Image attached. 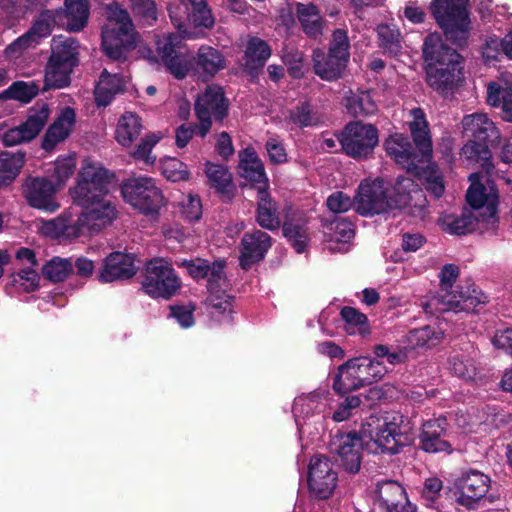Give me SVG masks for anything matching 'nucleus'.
I'll return each instance as SVG.
<instances>
[{"instance_id":"4be33fe9","label":"nucleus","mask_w":512,"mask_h":512,"mask_svg":"<svg viewBox=\"0 0 512 512\" xmlns=\"http://www.w3.org/2000/svg\"><path fill=\"white\" fill-rule=\"evenodd\" d=\"M178 267L185 268L187 273L196 281L207 278V289L213 290L222 285L226 280L224 260H215L210 263L203 258L176 260Z\"/></svg>"},{"instance_id":"c9c22d12","label":"nucleus","mask_w":512,"mask_h":512,"mask_svg":"<svg viewBox=\"0 0 512 512\" xmlns=\"http://www.w3.org/2000/svg\"><path fill=\"white\" fill-rule=\"evenodd\" d=\"M126 90V81L120 74H110L104 69L99 82L95 87V103L98 107H107L117 94H123Z\"/></svg>"},{"instance_id":"4c0bfd02","label":"nucleus","mask_w":512,"mask_h":512,"mask_svg":"<svg viewBox=\"0 0 512 512\" xmlns=\"http://www.w3.org/2000/svg\"><path fill=\"white\" fill-rule=\"evenodd\" d=\"M350 359L338 367V371L333 378V390L336 394L344 396L352 391L363 387L358 377V371Z\"/></svg>"},{"instance_id":"c03bdc74","label":"nucleus","mask_w":512,"mask_h":512,"mask_svg":"<svg viewBox=\"0 0 512 512\" xmlns=\"http://www.w3.org/2000/svg\"><path fill=\"white\" fill-rule=\"evenodd\" d=\"M282 233L297 253H303L306 250L310 237L304 223L286 220L282 225Z\"/></svg>"},{"instance_id":"6e6d98bb","label":"nucleus","mask_w":512,"mask_h":512,"mask_svg":"<svg viewBox=\"0 0 512 512\" xmlns=\"http://www.w3.org/2000/svg\"><path fill=\"white\" fill-rule=\"evenodd\" d=\"M133 15L143 24L153 26L158 20V9L154 0H130Z\"/></svg>"},{"instance_id":"f704fd0d","label":"nucleus","mask_w":512,"mask_h":512,"mask_svg":"<svg viewBox=\"0 0 512 512\" xmlns=\"http://www.w3.org/2000/svg\"><path fill=\"white\" fill-rule=\"evenodd\" d=\"M277 203L271 197L265 187H257V209L255 220L257 224L266 230L275 231L281 226L278 215Z\"/></svg>"},{"instance_id":"13d9d810","label":"nucleus","mask_w":512,"mask_h":512,"mask_svg":"<svg viewBox=\"0 0 512 512\" xmlns=\"http://www.w3.org/2000/svg\"><path fill=\"white\" fill-rule=\"evenodd\" d=\"M76 169V160L72 156H59L54 163V172L52 174L53 183L61 189L67 180L74 174Z\"/></svg>"},{"instance_id":"a19ab883","label":"nucleus","mask_w":512,"mask_h":512,"mask_svg":"<svg viewBox=\"0 0 512 512\" xmlns=\"http://www.w3.org/2000/svg\"><path fill=\"white\" fill-rule=\"evenodd\" d=\"M53 66H67L73 68L78 64L76 41L72 38L61 40L53 39L52 53L48 60Z\"/></svg>"},{"instance_id":"09e8293b","label":"nucleus","mask_w":512,"mask_h":512,"mask_svg":"<svg viewBox=\"0 0 512 512\" xmlns=\"http://www.w3.org/2000/svg\"><path fill=\"white\" fill-rule=\"evenodd\" d=\"M189 21L196 28L211 29L215 25V18L206 0H188Z\"/></svg>"},{"instance_id":"473e14b6","label":"nucleus","mask_w":512,"mask_h":512,"mask_svg":"<svg viewBox=\"0 0 512 512\" xmlns=\"http://www.w3.org/2000/svg\"><path fill=\"white\" fill-rule=\"evenodd\" d=\"M204 172L210 188L215 190L223 202H231L235 197L236 187L229 169L224 165L207 161Z\"/></svg>"},{"instance_id":"b1692460","label":"nucleus","mask_w":512,"mask_h":512,"mask_svg":"<svg viewBox=\"0 0 512 512\" xmlns=\"http://www.w3.org/2000/svg\"><path fill=\"white\" fill-rule=\"evenodd\" d=\"M393 190L394 197H389L392 209L409 207L423 211L426 208L425 192L411 177L397 176Z\"/></svg>"},{"instance_id":"0eeeda50","label":"nucleus","mask_w":512,"mask_h":512,"mask_svg":"<svg viewBox=\"0 0 512 512\" xmlns=\"http://www.w3.org/2000/svg\"><path fill=\"white\" fill-rule=\"evenodd\" d=\"M105 18L101 31V49L109 59L125 62L129 53L138 46L140 35L129 12L117 2L105 7Z\"/></svg>"},{"instance_id":"3c124183","label":"nucleus","mask_w":512,"mask_h":512,"mask_svg":"<svg viewBox=\"0 0 512 512\" xmlns=\"http://www.w3.org/2000/svg\"><path fill=\"white\" fill-rule=\"evenodd\" d=\"M73 273V264L67 258L55 256L42 267V275L53 283L63 282Z\"/></svg>"},{"instance_id":"39448f33","label":"nucleus","mask_w":512,"mask_h":512,"mask_svg":"<svg viewBox=\"0 0 512 512\" xmlns=\"http://www.w3.org/2000/svg\"><path fill=\"white\" fill-rule=\"evenodd\" d=\"M422 54L427 62V84L442 96L453 93L464 78L463 57L445 44L438 33L425 37Z\"/></svg>"},{"instance_id":"9b49d317","label":"nucleus","mask_w":512,"mask_h":512,"mask_svg":"<svg viewBox=\"0 0 512 512\" xmlns=\"http://www.w3.org/2000/svg\"><path fill=\"white\" fill-rule=\"evenodd\" d=\"M123 200L145 216H156L165 204L162 190L148 176L126 178L120 185Z\"/></svg>"},{"instance_id":"79ce46f5","label":"nucleus","mask_w":512,"mask_h":512,"mask_svg":"<svg viewBox=\"0 0 512 512\" xmlns=\"http://www.w3.org/2000/svg\"><path fill=\"white\" fill-rule=\"evenodd\" d=\"M358 371V377L363 386L370 385L382 379L386 374V367L378 359H372L368 356L353 358V362Z\"/></svg>"},{"instance_id":"dca6fc26","label":"nucleus","mask_w":512,"mask_h":512,"mask_svg":"<svg viewBox=\"0 0 512 512\" xmlns=\"http://www.w3.org/2000/svg\"><path fill=\"white\" fill-rule=\"evenodd\" d=\"M449 423L444 415L423 421L418 435V449L428 454L454 451Z\"/></svg>"},{"instance_id":"de8ad7c7","label":"nucleus","mask_w":512,"mask_h":512,"mask_svg":"<svg viewBox=\"0 0 512 512\" xmlns=\"http://www.w3.org/2000/svg\"><path fill=\"white\" fill-rule=\"evenodd\" d=\"M441 332L430 325L412 329L407 334V342L411 348H432L440 342Z\"/></svg>"},{"instance_id":"a878e982","label":"nucleus","mask_w":512,"mask_h":512,"mask_svg":"<svg viewBox=\"0 0 512 512\" xmlns=\"http://www.w3.org/2000/svg\"><path fill=\"white\" fill-rule=\"evenodd\" d=\"M181 40L176 35L168 36L162 43L158 42L157 50L166 69L178 80L184 79L190 70V61L180 51Z\"/></svg>"},{"instance_id":"f8f14e48","label":"nucleus","mask_w":512,"mask_h":512,"mask_svg":"<svg viewBox=\"0 0 512 512\" xmlns=\"http://www.w3.org/2000/svg\"><path fill=\"white\" fill-rule=\"evenodd\" d=\"M181 288L182 280L167 259L156 257L146 262L141 283L145 294L153 299L170 300Z\"/></svg>"},{"instance_id":"20e7f679","label":"nucleus","mask_w":512,"mask_h":512,"mask_svg":"<svg viewBox=\"0 0 512 512\" xmlns=\"http://www.w3.org/2000/svg\"><path fill=\"white\" fill-rule=\"evenodd\" d=\"M114 173L100 164L85 159L69 190L73 204L102 223L110 224L117 217L116 206L107 198Z\"/></svg>"},{"instance_id":"1a4fd4ad","label":"nucleus","mask_w":512,"mask_h":512,"mask_svg":"<svg viewBox=\"0 0 512 512\" xmlns=\"http://www.w3.org/2000/svg\"><path fill=\"white\" fill-rule=\"evenodd\" d=\"M470 0H432L429 6L432 17L446 40L458 48L467 45L471 19Z\"/></svg>"},{"instance_id":"a18cd8bd","label":"nucleus","mask_w":512,"mask_h":512,"mask_svg":"<svg viewBox=\"0 0 512 512\" xmlns=\"http://www.w3.org/2000/svg\"><path fill=\"white\" fill-rule=\"evenodd\" d=\"M24 163V154H0V187L12 184L19 175Z\"/></svg>"},{"instance_id":"37998d69","label":"nucleus","mask_w":512,"mask_h":512,"mask_svg":"<svg viewBox=\"0 0 512 512\" xmlns=\"http://www.w3.org/2000/svg\"><path fill=\"white\" fill-rule=\"evenodd\" d=\"M340 316L345 323V331L349 335L367 336L371 333L368 317L360 310L344 306L340 310Z\"/></svg>"},{"instance_id":"bf43d9fd","label":"nucleus","mask_w":512,"mask_h":512,"mask_svg":"<svg viewBox=\"0 0 512 512\" xmlns=\"http://www.w3.org/2000/svg\"><path fill=\"white\" fill-rule=\"evenodd\" d=\"M289 120L297 127L303 129L318 124V118L308 101L301 102L289 111Z\"/></svg>"},{"instance_id":"680f3d73","label":"nucleus","mask_w":512,"mask_h":512,"mask_svg":"<svg viewBox=\"0 0 512 512\" xmlns=\"http://www.w3.org/2000/svg\"><path fill=\"white\" fill-rule=\"evenodd\" d=\"M12 285L19 284L24 292L36 291L39 287L40 276L32 267L21 269L19 272L11 275Z\"/></svg>"},{"instance_id":"0e129e2a","label":"nucleus","mask_w":512,"mask_h":512,"mask_svg":"<svg viewBox=\"0 0 512 512\" xmlns=\"http://www.w3.org/2000/svg\"><path fill=\"white\" fill-rule=\"evenodd\" d=\"M355 202L342 191L333 192L326 201V205L333 213H344L348 211Z\"/></svg>"},{"instance_id":"f257e3e1","label":"nucleus","mask_w":512,"mask_h":512,"mask_svg":"<svg viewBox=\"0 0 512 512\" xmlns=\"http://www.w3.org/2000/svg\"><path fill=\"white\" fill-rule=\"evenodd\" d=\"M410 422L399 412L371 415L362 423L359 432L337 434L330 443L335 461L346 472H359L362 451L370 454L395 455L413 441Z\"/></svg>"},{"instance_id":"c85d7f7f","label":"nucleus","mask_w":512,"mask_h":512,"mask_svg":"<svg viewBox=\"0 0 512 512\" xmlns=\"http://www.w3.org/2000/svg\"><path fill=\"white\" fill-rule=\"evenodd\" d=\"M62 27L70 32H80L88 24L89 0H65L64 7L54 9Z\"/></svg>"},{"instance_id":"c756f323","label":"nucleus","mask_w":512,"mask_h":512,"mask_svg":"<svg viewBox=\"0 0 512 512\" xmlns=\"http://www.w3.org/2000/svg\"><path fill=\"white\" fill-rule=\"evenodd\" d=\"M238 174L253 186L269 190V180L262 160L253 147H246L239 152Z\"/></svg>"},{"instance_id":"ea45409f","label":"nucleus","mask_w":512,"mask_h":512,"mask_svg":"<svg viewBox=\"0 0 512 512\" xmlns=\"http://www.w3.org/2000/svg\"><path fill=\"white\" fill-rule=\"evenodd\" d=\"M142 130L141 118L133 112H125L119 119L115 130V139L124 146H130Z\"/></svg>"},{"instance_id":"f03ea898","label":"nucleus","mask_w":512,"mask_h":512,"mask_svg":"<svg viewBox=\"0 0 512 512\" xmlns=\"http://www.w3.org/2000/svg\"><path fill=\"white\" fill-rule=\"evenodd\" d=\"M413 121L409 123L412 137L395 133L386 139L384 146L387 154L401 165L407 173L423 180L426 191L439 199L445 192L442 172L436 163H432L433 143L429 124L422 108L411 110Z\"/></svg>"},{"instance_id":"8fccbe9b","label":"nucleus","mask_w":512,"mask_h":512,"mask_svg":"<svg viewBox=\"0 0 512 512\" xmlns=\"http://www.w3.org/2000/svg\"><path fill=\"white\" fill-rule=\"evenodd\" d=\"M283 64L292 79L300 80L305 76L308 67L305 63V54L297 48H284L281 56Z\"/></svg>"},{"instance_id":"7ed1b4c3","label":"nucleus","mask_w":512,"mask_h":512,"mask_svg":"<svg viewBox=\"0 0 512 512\" xmlns=\"http://www.w3.org/2000/svg\"><path fill=\"white\" fill-rule=\"evenodd\" d=\"M471 182L467 192L466 201L473 210L464 209L460 215L445 214L440 218L442 230L451 235H466L475 230L494 233L499 225L498 205L499 193L496 185L492 183L487 191L481 183L480 175L472 173L469 176Z\"/></svg>"},{"instance_id":"f3484780","label":"nucleus","mask_w":512,"mask_h":512,"mask_svg":"<svg viewBox=\"0 0 512 512\" xmlns=\"http://www.w3.org/2000/svg\"><path fill=\"white\" fill-rule=\"evenodd\" d=\"M354 202L356 212L365 217L383 214L392 209L387 188L381 179L363 180L358 187Z\"/></svg>"},{"instance_id":"774afa93","label":"nucleus","mask_w":512,"mask_h":512,"mask_svg":"<svg viewBox=\"0 0 512 512\" xmlns=\"http://www.w3.org/2000/svg\"><path fill=\"white\" fill-rule=\"evenodd\" d=\"M159 140L160 138L154 134L145 136L143 139H141L140 143L132 152L133 158L136 160H144L145 162H149V155Z\"/></svg>"},{"instance_id":"338daca9","label":"nucleus","mask_w":512,"mask_h":512,"mask_svg":"<svg viewBox=\"0 0 512 512\" xmlns=\"http://www.w3.org/2000/svg\"><path fill=\"white\" fill-rule=\"evenodd\" d=\"M265 148L272 164L279 165L287 162L286 149L277 139L269 138L266 141Z\"/></svg>"},{"instance_id":"423d86ee","label":"nucleus","mask_w":512,"mask_h":512,"mask_svg":"<svg viewBox=\"0 0 512 512\" xmlns=\"http://www.w3.org/2000/svg\"><path fill=\"white\" fill-rule=\"evenodd\" d=\"M459 275V267L455 264H445L440 272V291L428 302L424 309L434 307L438 312H474L480 304L488 302V296L485 295L474 283L466 286L456 285Z\"/></svg>"},{"instance_id":"ddd939ff","label":"nucleus","mask_w":512,"mask_h":512,"mask_svg":"<svg viewBox=\"0 0 512 512\" xmlns=\"http://www.w3.org/2000/svg\"><path fill=\"white\" fill-rule=\"evenodd\" d=\"M342 151L355 160L370 158L379 143L378 129L360 120L348 122L337 135Z\"/></svg>"},{"instance_id":"5701e85b","label":"nucleus","mask_w":512,"mask_h":512,"mask_svg":"<svg viewBox=\"0 0 512 512\" xmlns=\"http://www.w3.org/2000/svg\"><path fill=\"white\" fill-rule=\"evenodd\" d=\"M137 272L135 256L120 251L110 253L102 262L97 279L100 283L128 280Z\"/></svg>"},{"instance_id":"4d7b16f0","label":"nucleus","mask_w":512,"mask_h":512,"mask_svg":"<svg viewBox=\"0 0 512 512\" xmlns=\"http://www.w3.org/2000/svg\"><path fill=\"white\" fill-rule=\"evenodd\" d=\"M161 171L163 176L171 182L187 181L190 178L187 164L174 157L161 161Z\"/></svg>"},{"instance_id":"864d4df0","label":"nucleus","mask_w":512,"mask_h":512,"mask_svg":"<svg viewBox=\"0 0 512 512\" xmlns=\"http://www.w3.org/2000/svg\"><path fill=\"white\" fill-rule=\"evenodd\" d=\"M221 287L222 285L216 289L208 290L210 294L206 298L205 304L211 309L210 313L213 316L229 317L232 313L233 297L226 294Z\"/></svg>"},{"instance_id":"58836bf2","label":"nucleus","mask_w":512,"mask_h":512,"mask_svg":"<svg viewBox=\"0 0 512 512\" xmlns=\"http://www.w3.org/2000/svg\"><path fill=\"white\" fill-rule=\"evenodd\" d=\"M50 115V108L46 102H37L28 110L27 119L19 126L26 135V139H34L46 125Z\"/></svg>"},{"instance_id":"052dcab7","label":"nucleus","mask_w":512,"mask_h":512,"mask_svg":"<svg viewBox=\"0 0 512 512\" xmlns=\"http://www.w3.org/2000/svg\"><path fill=\"white\" fill-rule=\"evenodd\" d=\"M451 372L466 381L474 380L476 376V366L474 360L465 355L456 354L449 358Z\"/></svg>"},{"instance_id":"bb28decb","label":"nucleus","mask_w":512,"mask_h":512,"mask_svg":"<svg viewBox=\"0 0 512 512\" xmlns=\"http://www.w3.org/2000/svg\"><path fill=\"white\" fill-rule=\"evenodd\" d=\"M225 68L224 54L208 45L200 46L196 55L190 60V69L203 81L212 80L218 72Z\"/></svg>"},{"instance_id":"aec40b11","label":"nucleus","mask_w":512,"mask_h":512,"mask_svg":"<svg viewBox=\"0 0 512 512\" xmlns=\"http://www.w3.org/2000/svg\"><path fill=\"white\" fill-rule=\"evenodd\" d=\"M58 190L53 181L45 177H28L23 185V195L29 206L50 213L59 208L55 198Z\"/></svg>"},{"instance_id":"2eb2a0df","label":"nucleus","mask_w":512,"mask_h":512,"mask_svg":"<svg viewBox=\"0 0 512 512\" xmlns=\"http://www.w3.org/2000/svg\"><path fill=\"white\" fill-rule=\"evenodd\" d=\"M337 481L338 474L329 458L321 454L311 457L308 466L307 484L313 498L319 500L330 498L337 486Z\"/></svg>"},{"instance_id":"69168bd1","label":"nucleus","mask_w":512,"mask_h":512,"mask_svg":"<svg viewBox=\"0 0 512 512\" xmlns=\"http://www.w3.org/2000/svg\"><path fill=\"white\" fill-rule=\"evenodd\" d=\"M170 315L177 320V322L183 328L191 327L194 320V307L193 306H185V305H171L170 307Z\"/></svg>"},{"instance_id":"393cba45","label":"nucleus","mask_w":512,"mask_h":512,"mask_svg":"<svg viewBox=\"0 0 512 512\" xmlns=\"http://www.w3.org/2000/svg\"><path fill=\"white\" fill-rule=\"evenodd\" d=\"M376 494L379 506L385 512H417L416 505L409 501L405 488L397 481L379 482Z\"/></svg>"},{"instance_id":"e433bc0d","label":"nucleus","mask_w":512,"mask_h":512,"mask_svg":"<svg viewBox=\"0 0 512 512\" xmlns=\"http://www.w3.org/2000/svg\"><path fill=\"white\" fill-rule=\"evenodd\" d=\"M344 107L347 113L354 118L367 117L375 114L378 110V106L368 90L350 91L349 95L344 97Z\"/></svg>"},{"instance_id":"49530a36","label":"nucleus","mask_w":512,"mask_h":512,"mask_svg":"<svg viewBox=\"0 0 512 512\" xmlns=\"http://www.w3.org/2000/svg\"><path fill=\"white\" fill-rule=\"evenodd\" d=\"M376 31L379 47L383 50V53L390 57L399 56L402 50L399 30L388 24H380Z\"/></svg>"},{"instance_id":"7c9ffc66","label":"nucleus","mask_w":512,"mask_h":512,"mask_svg":"<svg viewBox=\"0 0 512 512\" xmlns=\"http://www.w3.org/2000/svg\"><path fill=\"white\" fill-rule=\"evenodd\" d=\"M107 224L82 211L76 220L64 215L60 216L55 222V230L68 239H75L86 233L99 232Z\"/></svg>"},{"instance_id":"5fc2aeb1","label":"nucleus","mask_w":512,"mask_h":512,"mask_svg":"<svg viewBox=\"0 0 512 512\" xmlns=\"http://www.w3.org/2000/svg\"><path fill=\"white\" fill-rule=\"evenodd\" d=\"M71 67L67 66H53L52 63L47 62L45 76H44V90L60 89L67 87L70 82Z\"/></svg>"},{"instance_id":"9d476101","label":"nucleus","mask_w":512,"mask_h":512,"mask_svg":"<svg viewBox=\"0 0 512 512\" xmlns=\"http://www.w3.org/2000/svg\"><path fill=\"white\" fill-rule=\"evenodd\" d=\"M311 57L313 71L321 80L334 82L343 78L350 60V42L347 31L335 29L332 32L327 52L321 48H315Z\"/></svg>"},{"instance_id":"a211bd4d","label":"nucleus","mask_w":512,"mask_h":512,"mask_svg":"<svg viewBox=\"0 0 512 512\" xmlns=\"http://www.w3.org/2000/svg\"><path fill=\"white\" fill-rule=\"evenodd\" d=\"M490 485L491 478L487 474L476 469L463 471L454 482L457 503L467 509H475L487 495Z\"/></svg>"},{"instance_id":"e2e57ef3","label":"nucleus","mask_w":512,"mask_h":512,"mask_svg":"<svg viewBox=\"0 0 512 512\" xmlns=\"http://www.w3.org/2000/svg\"><path fill=\"white\" fill-rule=\"evenodd\" d=\"M328 228L333 232L334 238L338 242H348L355 235L354 224L341 216H335Z\"/></svg>"},{"instance_id":"6e6552de","label":"nucleus","mask_w":512,"mask_h":512,"mask_svg":"<svg viewBox=\"0 0 512 512\" xmlns=\"http://www.w3.org/2000/svg\"><path fill=\"white\" fill-rule=\"evenodd\" d=\"M463 133L468 138L462 154L471 162L480 163L487 171L493 168L490 146L500 140L495 123L484 113L465 115L462 119Z\"/></svg>"},{"instance_id":"4468645a","label":"nucleus","mask_w":512,"mask_h":512,"mask_svg":"<svg viewBox=\"0 0 512 512\" xmlns=\"http://www.w3.org/2000/svg\"><path fill=\"white\" fill-rule=\"evenodd\" d=\"M229 100L221 86L209 85L200 94L195 103L194 111L199 121L198 135L205 138L212 127V117L222 122L228 115Z\"/></svg>"},{"instance_id":"603ef678","label":"nucleus","mask_w":512,"mask_h":512,"mask_svg":"<svg viewBox=\"0 0 512 512\" xmlns=\"http://www.w3.org/2000/svg\"><path fill=\"white\" fill-rule=\"evenodd\" d=\"M39 93V87L34 82L15 81L0 93V100L13 99L29 103Z\"/></svg>"},{"instance_id":"6ab92c4d","label":"nucleus","mask_w":512,"mask_h":512,"mask_svg":"<svg viewBox=\"0 0 512 512\" xmlns=\"http://www.w3.org/2000/svg\"><path fill=\"white\" fill-rule=\"evenodd\" d=\"M55 26H61L54 9H42L31 27L22 36L18 37L8 47V51L21 53L36 46L42 39L51 35Z\"/></svg>"},{"instance_id":"2f4dec72","label":"nucleus","mask_w":512,"mask_h":512,"mask_svg":"<svg viewBox=\"0 0 512 512\" xmlns=\"http://www.w3.org/2000/svg\"><path fill=\"white\" fill-rule=\"evenodd\" d=\"M76 123V113L71 107L61 110L58 117L48 127L42 140V148L52 151L58 143L66 140L71 134Z\"/></svg>"},{"instance_id":"cd10ccee","label":"nucleus","mask_w":512,"mask_h":512,"mask_svg":"<svg viewBox=\"0 0 512 512\" xmlns=\"http://www.w3.org/2000/svg\"><path fill=\"white\" fill-rule=\"evenodd\" d=\"M271 55L272 49L267 41L259 37H251L244 51L242 71L250 77L251 81H256Z\"/></svg>"},{"instance_id":"412c9836","label":"nucleus","mask_w":512,"mask_h":512,"mask_svg":"<svg viewBox=\"0 0 512 512\" xmlns=\"http://www.w3.org/2000/svg\"><path fill=\"white\" fill-rule=\"evenodd\" d=\"M272 247V237L259 229L244 233L240 241L239 266L248 271L266 257Z\"/></svg>"},{"instance_id":"72a5a7b5","label":"nucleus","mask_w":512,"mask_h":512,"mask_svg":"<svg viewBox=\"0 0 512 512\" xmlns=\"http://www.w3.org/2000/svg\"><path fill=\"white\" fill-rule=\"evenodd\" d=\"M295 10L303 33L311 40H319L323 36L327 21L321 15L318 6L313 3L297 2Z\"/></svg>"}]
</instances>
